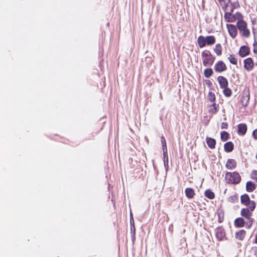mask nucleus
I'll list each match as a JSON object with an SVG mask.
<instances>
[{
    "mask_svg": "<svg viewBox=\"0 0 257 257\" xmlns=\"http://www.w3.org/2000/svg\"><path fill=\"white\" fill-rule=\"evenodd\" d=\"M209 107L210 108L209 110V112L210 113H211L212 114H215L218 111L217 105L215 102H214L211 105H210L209 106Z\"/></svg>",
    "mask_w": 257,
    "mask_h": 257,
    "instance_id": "b1692460",
    "label": "nucleus"
},
{
    "mask_svg": "<svg viewBox=\"0 0 257 257\" xmlns=\"http://www.w3.org/2000/svg\"><path fill=\"white\" fill-rule=\"evenodd\" d=\"M211 56H212V55L211 54V53L209 51L205 50L202 53V59Z\"/></svg>",
    "mask_w": 257,
    "mask_h": 257,
    "instance_id": "2f4dec72",
    "label": "nucleus"
},
{
    "mask_svg": "<svg viewBox=\"0 0 257 257\" xmlns=\"http://www.w3.org/2000/svg\"><path fill=\"white\" fill-rule=\"evenodd\" d=\"M224 17L227 22H233L235 21V18L231 13H225Z\"/></svg>",
    "mask_w": 257,
    "mask_h": 257,
    "instance_id": "dca6fc26",
    "label": "nucleus"
},
{
    "mask_svg": "<svg viewBox=\"0 0 257 257\" xmlns=\"http://www.w3.org/2000/svg\"><path fill=\"white\" fill-rule=\"evenodd\" d=\"M240 200L242 204H244L245 205H248L249 204H251V206L250 207V210L252 211L254 210L255 207V203L253 201H251L250 200L249 196L247 194H244L241 196Z\"/></svg>",
    "mask_w": 257,
    "mask_h": 257,
    "instance_id": "7ed1b4c3",
    "label": "nucleus"
},
{
    "mask_svg": "<svg viewBox=\"0 0 257 257\" xmlns=\"http://www.w3.org/2000/svg\"><path fill=\"white\" fill-rule=\"evenodd\" d=\"M161 143L162 145V150L163 152V155H165L167 153V145L166 142L164 137L162 136L161 138Z\"/></svg>",
    "mask_w": 257,
    "mask_h": 257,
    "instance_id": "5701e85b",
    "label": "nucleus"
},
{
    "mask_svg": "<svg viewBox=\"0 0 257 257\" xmlns=\"http://www.w3.org/2000/svg\"><path fill=\"white\" fill-rule=\"evenodd\" d=\"M234 148V145L231 142L226 143L224 145V151L226 152H231Z\"/></svg>",
    "mask_w": 257,
    "mask_h": 257,
    "instance_id": "4468645a",
    "label": "nucleus"
},
{
    "mask_svg": "<svg viewBox=\"0 0 257 257\" xmlns=\"http://www.w3.org/2000/svg\"><path fill=\"white\" fill-rule=\"evenodd\" d=\"M249 53V48L246 46H241L239 51V55L241 57H245Z\"/></svg>",
    "mask_w": 257,
    "mask_h": 257,
    "instance_id": "1a4fd4ad",
    "label": "nucleus"
},
{
    "mask_svg": "<svg viewBox=\"0 0 257 257\" xmlns=\"http://www.w3.org/2000/svg\"><path fill=\"white\" fill-rule=\"evenodd\" d=\"M234 198H235V196H231V197H229V200L230 201H233L234 200Z\"/></svg>",
    "mask_w": 257,
    "mask_h": 257,
    "instance_id": "a19ab883",
    "label": "nucleus"
},
{
    "mask_svg": "<svg viewBox=\"0 0 257 257\" xmlns=\"http://www.w3.org/2000/svg\"><path fill=\"white\" fill-rule=\"evenodd\" d=\"M227 125L228 124L226 122H222L221 124V129L227 128Z\"/></svg>",
    "mask_w": 257,
    "mask_h": 257,
    "instance_id": "4c0bfd02",
    "label": "nucleus"
},
{
    "mask_svg": "<svg viewBox=\"0 0 257 257\" xmlns=\"http://www.w3.org/2000/svg\"><path fill=\"white\" fill-rule=\"evenodd\" d=\"M214 59L215 58L213 56L202 59L203 64L204 66H207L208 65H211L214 61Z\"/></svg>",
    "mask_w": 257,
    "mask_h": 257,
    "instance_id": "f8f14e48",
    "label": "nucleus"
},
{
    "mask_svg": "<svg viewBox=\"0 0 257 257\" xmlns=\"http://www.w3.org/2000/svg\"><path fill=\"white\" fill-rule=\"evenodd\" d=\"M251 251L253 253V254L255 256H257V247L256 246L252 247L251 248Z\"/></svg>",
    "mask_w": 257,
    "mask_h": 257,
    "instance_id": "e433bc0d",
    "label": "nucleus"
},
{
    "mask_svg": "<svg viewBox=\"0 0 257 257\" xmlns=\"http://www.w3.org/2000/svg\"><path fill=\"white\" fill-rule=\"evenodd\" d=\"M226 27L229 35L232 38H234L236 36L237 33V30L236 27L232 24H227Z\"/></svg>",
    "mask_w": 257,
    "mask_h": 257,
    "instance_id": "39448f33",
    "label": "nucleus"
},
{
    "mask_svg": "<svg viewBox=\"0 0 257 257\" xmlns=\"http://www.w3.org/2000/svg\"><path fill=\"white\" fill-rule=\"evenodd\" d=\"M215 234L218 240H222L225 236L224 229L221 227L217 228L215 230Z\"/></svg>",
    "mask_w": 257,
    "mask_h": 257,
    "instance_id": "423d86ee",
    "label": "nucleus"
},
{
    "mask_svg": "<svg viewBox=\"0 0 257 257\" xmlns=\"http://www.w3.org/2000/svg\"><path fill=\"white\" fill-rule=\"evenodd\" d=\"M206 143H207L208 146L210 149H214L215 147L216 141L215 140V139H214L213 138L207 137L206 138Z\"/></svg>",
    "mask_w": 257,
    "mask_h": 257,
    "instance_id": "2eb2a0df",
    "label": "nucleus"
},
{
    "mask_svg": "<svg viewBox=\"0 0 257 257\" xmlns=\"http://www.w3.org/2000/svg\"><path fill=\"white\" fill-rule=\"evenodd\" d=\"M228 136L227 132L223 131L221 133L220 138L222 141H226L228 138Z\"/></svg>",
    "mask_w": 257,
    "mask_h": 257,
    "instance_id": "c85d7f7f",
    "label": "nucleus"
},
{
    "mask_svg": "<svg viewBox=\"0 0 257 257\" xmlns=\"http://www.w3.org/2000/svg\"><path fill=\"white\" fill-rule=\"evenodd\" d=\"M247 222H246V227L247 228H249L252 225V222H253L254 220L253 219L251 218V217H250L249 219H247Z\"/></svg>",
    "mask_w": 257,
    "mask_h": 257,
    "instance_id": "72a5a7b5",
    "label": "nucleus"
},
{
    "mask_svg": "<svg viewBox=\"0 0 257 257\" xmlns=\"http://www.w3.org/2000/svg\"><path fill=\"white\" fill-rule=\"evenodd\" d=\"M255 189V184L251 182L248 181L246 184V189L247 192H252Z\"/></svg>",
    "mask_w": 257,
    "mask_h": 257,
    "instance_id": "aec40b11",
    "label": "nucleus"
},
{
    "mask_svg": "<svg viewBox=\"0 0 257 257\" xmlns=\"http://www.w3.org/2000/svg\"><path fill=\"white\" fill-rule=\"evenodd\" d=\"M213 70L211 68H207L204 70V74L206 78H209L213 74Z\"/></svg>",
    "mask_w": 257,
    "mask_h": 257,
    "instance_id": "393cba45",
    "label": "nucleus"
},
{
    "mask_svg": "<svg viewBox=\"0 0 257 257\" xmlns=\"http://www.w3.org/2000/svg\"><path fill=\"white\" fill-rule=\"evenodd\" d=\"M252 211L249 210L247 208H243L241 209L240 214L242 216L247 219H249L252 216Z\"/></svg>",
    "mask_w": 257,
    "mask_h": 257,
    "instance_id": "9b49d317",
    "label": "nucleus"
},
{
    "mask_svg": "<svg viewBox=\"0 0 257 257\" xmlns=\"http://www.w3.org/2000/svg\"><path fill=\"white\" fill-rule=\"evenodd\" d=\"M234 17L235 18V20L237 19L238 21L242 20V16L239 12L236 13L234 15Z\"/></svg>",
    "mask_w": 257,
    "mask_h": 257,
    "instance_id": "f704fd0d",
    "label": "nucleus"
},
{
    "mask_svg": "<svg viewBox=\"0 0 257 257\" xmlns=\"http://www.w3.org/2000/svg\"><path fill=\"white\" fill-rule=\"evenodd\" d=\"M227 67L224 63L222 61L217 62L214 66V70L217 73H221L226 70Z\"/></svg>",
    "mask_w": 257,
    "mask_h": 257,
    "instance_id": "20e7f679",
    "label": "nucleus"
},
{
    "mask_svg": "<svg viewBox=\"0 0 257 257\" xmlns=\"http://www.w3.org/2000/svg\"><path fill=\"white\" fill-rule=\"evenodd\" d=\"M244 220L241 217H238L235 219L234 221V224L236 227H242L244 226Z\"/></svg>",
    "mask_w": 257,
    "mask_h": 257,
    "instance_id": "f3484780",
    "label": "nucleus"
},
{
    "mask_svg": "<svg viewBox=\"0 0 257 257\" xmlns=\"http://www.w3.org/2000/svg\"><path fill=\"white\" fill-rule=\"evenodd\" d=\"M249 99V97H247V102H246L245 104H244L243 103H242V105L244 106H246L247 105V101H248ZM242 102H243V101H242Z\"/></svg>",
    "mask_w": 257,
    "mask_h": 257,
    "instance_id": "79ce46f5",
    "label": "nucleus"
},
{
    "mask_svg": "<svg viewBox=\"0 0 257 257\" xmlns=\"http://www.w3.org/2000/svg\"><path fill=\"white\" fill-rule=\"evenodd\" d=\"M206 38V44L208 45H213L215 42V38L213 36H208Z\"/></svg>",
    "mask_w": 257,
    "mask_h": 257,
    "instance_id": "4be33fe9",
    "label": "nucleus"
},
{
    "mask_svg": "<svg viewBox=\"0 0 257 257\" xmlns=\"http://www.w3.org/2000/svg\"><path fill=\"white\" fill-rule=\"evenodd\" d=\"M228 59L230 63L234 65H236L237 64V59L234 57V56L233 55H230L228 57Z\"/></svg>",
    "mask_w": 257,
    "mask_h": 257,
    "instance_id": "7c9ffc66",
    "label": "nucleus"
},
{
    "mask_svg": "<svg viewBox=\"0 0 257 257\" xmlns=\"http://www.w3.org/2000/svg\"><path fill=\"white\" fill-rule=\"evenodd\" d=\"M185 193L186 197L189 199L193 198L195 195L194 189L191 188H187L185 190Z\"/></svg>",
    "mask_w": 257,
    "mask_h": 257,
    "instance_id": "ddd939ff",
    "label": "nucleus"
},
{
    "mask_svg": "<svg viewBox=\"0 0 257 257\" xmlns=\"http://www.w3.org/2000/svg\"><path fill=\"white\" fill-rule=\"evenodd\" d=\"M222 89H223V92L225 96H226L227 97H229V96H231L232 92L230 88L226 87H224Z\"/></svg>",
    "mask_w": 257,
    "mask_h": 257,
    "instance_id": "bb28decb",
    "label": "nucleus"
},
{
    "mask_svg": "<svg viewBox=\"0 0 257 257\" xmlns=\"http://www.w3.org/2000/svg\"><path fill=\"white\" fill-rule=\"evenodd\" d=\"M226 167L229 169H233L236 167V163L233 159H228L226 164Z\"/></svg>",
    "mask_w": 257,
    "mask_h": 257,
    "instance_id": "6ab92c4d",
    "label": "nucleus"
},
{
    "mask_svg": "<svg viewBox=\"0 0 257 257\" xmlns=\"http://www.w3.org/2000/svg\"><path fill=\"white\" fill-rule=\"evenodd\" d=\"M206 38L203 36H200L198 38L197 42L198 46L200 48H203L205 46L206 44Z\"/></svg>",
    "mask_w": 257,
    "mask_h": 257,
    "instance_id": "a211bd4d",
    "label": "nucleus"
},
{
    "mask_svg": "<svg viewBox=\"0 0 257 257\" xmlns=\"http://www.w3.org/2000/svg\"><path fill=\"white\" fill-rule=\"evenodd\" d=\"M225 179L229 183L238 184L240 182L241 178L237 172H228L225 175Z\"/></svg>",
    "mask_w": 257,
    "mask_h": 257,
    "instance_id": "f257e3e1",
    "label": "nucleus"
},
{
    "mask_svg": "<svg viewBox=\"0 0 257 257\" xmlns=\"http://www.w3.org/2000/svg\"><path fill=\"white\" fill-rule=\"evenodd\" d=\"M252 136L255 140H257V129H255L253 131Z\"/></svg>",
    "mask_w": 257,
    "mask_h": 257,
    "instance_id": "58836bf2",
    "label": "nucleus"
},
{
    "mask_svg": "<svg viewBox=\"0 0 257 257\" xmlns=\"http://www.w3.org/2000/svg\"><path fill=\"white\" fill-rule=\"evenodd\" d=\"M217 81L219 84L221 88H223L228 86V82L227 79L222 76H219L217 77Z\"/></svg>",
    "mask_w": 257,
    "mask_h": 257,
    "instance_id": "0eeeda50",
    "label": "nucleus"
},
{
    "mask_svg": "<svg viewBox=\"0 0 257 257\" xmlns=\"http://www.w3.org/2000/svg\"><path fill=\"white\" fill-rule=\"evenodd\" d=\"M164 166H165L166 169L167 170L168 168V157L167 156V153L165 155H164Z\"/></svg>",
    "mask_w": 257,
    "mask_h": 257,
    "instance_id": "473e14b6",
    "label": "nucleus"
},
{
    "mask_svg": "<svg viewBox=\"0 0 257 257\" xmlns=\"http://www.w3.org/2000/svg\"><path fill=\"white\" fill-rule=\"evenodd\" d=\"M253 46H254L253 52L254 53L257 54V43L255 41H254V42L253 43Z\"/></svg>",
    "mask_w": 257,
    "mask_h": 257,
    "instance_id": "ea45409f",
    "label": "nucleus"
},
{
    "mask_svg": "<svg viewBox=\"0 0 257 257\" xmlns=\"http://www.w3.org/2000/svg\"><path fill=\"white\" fill-rule=\"evenodd\" d=\"M251 178L257 181V171H253L251 173Z\"/></svg>",
    "mask_w": 257,
    "mask_h": 257,
    "instance_id": "c9c22d12",
    "label": "nucleus"
},
{
    "mask_svg": "<svg viewBox=\"0 0 257 257\" xmlns=\"http://www.w3.org/2000/svg\"><path fill=\"white\" fill-rule=\"evenodd\" d=\"M208 98L211 102H213V103L215 102L216 97L214 93L212 92H209L208 93Z\"/></svg>",
    "mask_w": 257,
    "mask_h": 257,
    "instance_id": "c756f323",
    "label": "nucleus"
},
{
    "mask_svg": "<svg viewBox=\"0 0 257 257\" xmlns=\"http://www.w3.org/2000/svg\"><path fill=\"white\" fill-rule=\"evenodd\" d=\"M244 67L248 71L250 70L253 68V62L251 58H248L244 60Z\"/></svg>",
    "mask_w": 257,
    "mask_h": 257,
    "instance_id": "6e6552de",
    "label": "nucleus"
},
{
    "mask_svg": "<svg viewBox=\"0 0 257 257\" xmlns=\"http://www.w3.org/2000/svg\"><path fill=\"white\" fill-rule=\"evenodd\" d=\"M245 233L246 232L244 230H241L239 231L236 233L235 237L240 240H242L244 238Z\"/></svg>",
    "mask_w": 257,
    "mask_h": 257,
    "instance_id": "412c9836",
    "label": "nucleus"
},
{
    "mask_svg": "<svg viewBox=\"0 0 257 257\" xmlns=\"http://www.w3.org/2000/svg\"><path fill=\"white\" fill-rule=\"evenodd\" d=\"M205 195L209 199H212L214 198V194L210 190H207L205 192Z\"/></svg>",
    "mask_w": 257,
    "mask_h": 257,
    "instance_id": "cd10ccee",
    "label": "nucleus"
},
{
    "mask_svg": "<svg viewBox=\"0 0 257 257\" xmlns=\"http://www.w3.org/2000/svg\"><path fill=\"white\" fill-rule=\"evenodd\" d=\"M238 134L239 135L243 136L245 134L247 131V125L245 123H240L237 125Z\"/></svg>",
    "mask_w": 257,
    "mask_h": 257,
    "instance_id": "9d476101",
    "label": "nucleus"
},
{
    "mask_svg": "<svg viewBox=\"0 0 257 257\" xmlns=\"http://www.w3.org/2000/svg\"><path fill=\"white\" fill-rule=\"evenodd\" d=\"M237 28L241 33V35L245 38L249 37L250 35V31L247 28V24L243 20H239L237 22Z\"/></svg>",
    "mask_w": 257,
    "mask_h": 257,
    "instance_id": "f03ea898",
    "label": "nucleus"
},
{
    "mask_svg": "<svg viewBox=\"0 0 257 257\" xmlns=\"http://www.w3.org/2000/svg\"><path fill=\"white\" fill-rule=\"evenodd\" d=\"M246 206L248 207V209H249V210H250V207L251 206V204H249L248 205H246Z\"/></svg>",
    "mask_w": 257,
    "mask_h": 257,
    "instance_id": "37998d69",
    "label": "nucleus"
},
{
    "mask_svg": "<svg viewBox=\"0 0 257 257\" xmlns=\"http://www.w3.org/2000/svg\"><path fill=\"white\" fill-rule=\"evenodd\" d=\"M233 11V9H232L231 10H230V13H231V14L232 13Z\"/></svg>",
    "mask_w": 257,
    "mask_h": 257,
    "instance_id": "c03bdc74",
    "label": "nucleus"
},
{
    "mask_svg": "<svg viewBox=\"0 0 257 257\" xmlns=\"http://www.w3.org/2000/svg\"><path fill=\"white\" fill-rule=\"evenodd\" d=\"M215 52L217 55H220L222 53V47L220 44H218L215 46L214 49Z\"/></svg>",
    "mask_w": 257,
    "mask_h": 257,
    "instance_id": "a878e982",
    "label": "nucleus"
},
{
    "mask_svg": "<svg viewBox=\"0 0 257 257\" xmlns=\"http://www.w3.org/2000/svg\"><path fill=\"white\" fill-rule=\"evenodd\" d=\"M219 1H223L224 0H219Z\"/></svg>",
    "mask_w": 257,
    "mask_h": 257,
    "instance_id": "a18cd8bd",
    "label": "nucleus"
}]
</instances>
